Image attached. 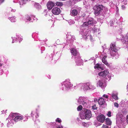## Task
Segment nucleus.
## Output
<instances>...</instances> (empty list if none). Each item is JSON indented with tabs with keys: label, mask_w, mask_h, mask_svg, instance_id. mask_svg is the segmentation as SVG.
Here are the masks:
<instances>
[{
	"label": "nucleus",
	"mask_w": 128,
	"mask_h": 128,
	"mask_svg": "<svg viewBox=\"0 0 128 128\" xmlns=\"http://www.w3.org/2000/svg\"><path fill=\"white\" fill-rule=\"evenodd\" d=\"M112 75V74L109 73L108 71L107 70L100 72L98 73V75L101 78H104V79L108 80V81L111 79Z\"/></svg>",
	"instance_id": "1"
},
{
	"label": "nucleus",
	"mask_w": 128,
	"mask_h": 128,
	"mask_svg": "<svg viewBox=\"0 0 128 128\" xmlns=\"http://www.w3.org/2000/svg\"><path fill=\"white\" fill-rule=\"evenodd\" d=\"M77 102L80 104L82 105L85 108L88 107L89 104L87 98L84 96H80Z\"/></svg>",
	"instance_id": "2"
},
{
	"label": "nucleus",
	"mask_w": 128,
	"mask_h": 128,
	"mask_svg": "<svg viewBox=\"0 0 128 128\" xmlns=\"http://www.w3.org/2000/svg\"><path fill=\"white\" fill-rule=\"evenodd\" d=\"M72 86L69 80H66L62 83L60 88L62 90H69Z\"/></svg>",
	"instance_id": "3"
},
{
	"label": "nucleus",
	"mask_w": 128,
	"mask_h": 128,
	"mask_svg": "<svg viewBox=\"0 0 128 128\" xmlns=\"http://www.w3.org/2000/svg\"><path fill=\"white\" fill-rule=\"evenodd\" d=\"M12 118V119L10 120V122H9L8 123V124H10L11 123V122H12L13 124L14 123V121L15 122H17L18 121L21 120L23 119V117L22 116H16L15 115V114H14L13 115Z\"/></svg>",
	"instance_id": "4"
},
{
	"label": "nucleus",
	"mask_w": 128,
	"mask_h": 128,
	"mask_svg": "<svg viewBox=\"0 0 128 128\" xmlns=\"http://www.w3.org/2000/svg\"><path fill=\"white\" fill-rule=\"evenodd\" d=\"M89 82L86 83H80L76 84V86L78 87H80L84 91H86L89 90Z\"/></svg>",
	"instance_id": "5"
},
{
	"label": "nucleus",
	"mask_w": 128,
	"mask_h": 128,
	"mask_svg": "<svg viewBox=\"0 0 128 128\" xmlns=\"http://www.w3.org/2000/svg\"><path fill=\"white\" fill-rule=\"evenodd\" d=\"M82 113L85 114L86 119H89L92 116L91 111L86 109V108H84L83 110H82Z\"/></svg>",
	"instance_id": "6"
},
{
	"label": "nucleus",
	"mask_w": 128,
	"mask_h": 128,
	"mask_svg": "<svg viewBox=\"0 0 128 128\" xmlns=\"http://www.w3.org/2000/svg\"><path fill=\"white\" fill-rule=\"evenodd\" d=\"M97 86H98L102 88H104L106 85L104 78H100L97 82Z\"/></svg>",
	"instance_id": "7"
},
{
	"label": "nucleus",
	"mask_w": 128,
	"mask_h": 128,
	"mask_svg": "<svg viewBox=\"0 0 128 128\" xmlns=\"http://www.w3.org/2000/svg\"><path fill=\"white\" fill-rule=\"evenodd\" d=\"M80 34L82 35L83 37L85 39L88 38H90L91 40H92V36L90 35H87L88 34V32H87L85 30H82L80 32Z\"/></svg>",
	"instance_id": "8"
},
{
	"label": "nucleus",
	"mask_w": 128,
	"mask_h": 128,
	"mask_svg": "<svg viewBox=\"0 0 128 128\" xmlns=\"http://www.w3.org/2000/svg\"><path fill=\"white\" fill-rule=\"evenodd\" d=\"M110 54L112 55L113 53H116L118 51L117 47L115 43H111L110 46Z\"/></svg>",
	"instance_id": "9"
},
{
	"label": "nucleus",
	"mask_w": 128,
	"mask_h": 128,
	"mask_svg": "<svg viewBox=\"0 0 128 128\" xmlns=\"http://www.w3.org/2000/svg\"><path fill=\"white\" fill-rule=\"evenodd\" d=\"M75 62L77 65L80 66L82 64V61L80 55L78 57L76 56L74 57Z\"/></svg>",
	"instance_id": "10"
},
{
	"label": "nucleus",
	"mask_w": 128,
	"mask_h": 128,
	"mask_svg": "<svg viewBox=\"0 0 128 128\" xmlns=\"http://www.w3.org/2000/svg\"><path fill=\"white\" fill-rule=\"evenodd\" d=\"M70 52L72 56V58L74 57L79 56L80 55L78 52L75 48H72L71 49Z\"/></svg>",
	"instance_id": "11"
},
{
	"label": "nucleus",
	"mask_w": 128,
	"mask_h": 128,
	"mask_svg": "<svg viewBox=\"0 0 128 128\" xmlns=\"http://www.w3.org/2000/svg\"><path fill=\"white\" fill-rule=\"evenodd\" d=\"M95 21H94V20L92 18H90L88 22H84L83 24V25L84 26H89V25H92L94 23H95Z\"/></svg>",
	"instance_id": "12"
},
{
	"label": "nucleus",
	"mask_w": 128,
	"mask_h": 128,
	"mask_svg": "<svg viewBox=\"0 0 128 128\" xmlns=\"http://www.w3.org/2000/svg\"><path fill=\"white\" fill-rule=\"evenodd\" d=\"M52 13L55 15H58L60 12V8L57 7H54L52 10Z\"/></svg>",
	"instance_id": "13"
},
{
	"label": "nucleus",
	"mask_w": 128,
	"mask_h": 128,
	"mask_svg": "<svg viewBox=\"0 0 128 128\" xmlns=\"http://www.w3.org/2000/svg\"><path fill=\"white\" fill-rule=\"evenodd\" d=\"M105 117L102 114L98 116L97 118V120L98 121L103 123L105 120Z\"/></svg>",
	"instance_id": "14"
},
{
	"label": "nucleus",
	"mask_w": 128,
	"mask_h": 128,
	"mask_svg": "<svg viewBox=\"0 0 128 128\" xmlns=\"http://www.w3.org/2000/svg\"><path fill=\"white\" fill-rule=\"evenodd\" d=\"M31 115L33 117V120L34 121H35L36 118L38 117V114L35 111H32Z\"/></svg>",
	"instance_id": "15"
},
{
	"label": "nucleus",
	"mask_w": 128,
	"mask_h": 128,
	"mask_svg": "<svg viewBox=\"0 0 128 128\" xmlns=\"http://www.w3.org/2000/svg\"><path fill=\"white\" fill-rule=\"evenodd\" d=\"M103 8V6H99L96 7V10L95 11V14H99L100 12Z\"/></svg>",
	"instance_id": "16"
},
{
	"label": "nucleus",
	"mask_w": 128,
	"mask_h": 128,
	"mask_svg": "<svg viewBox=\"0 0 128 128\" xmlns=\"http://www.w3.org/2000/svg\"><path fill=\"white\" fill-rule=\"evenodd\" d=\"M54 5L55 3L52 1L49 2L47 4L48 9L49 10L51 9Z\"/></svg>",
	"instance_id": "17"
},
{
	"label": "nucleus",
	"mask_w": 128,
	"mask_h": 128,
	"mask_svg": "<svg viewBox=\"0 0 128 128\" xmlns=\"http://www.w3.org/2000/svg\"><path fill=\"white\" fill-rule=\"evenodd\" d=\"M118 93L116 92H113L111 96L115 100H118V97L117 96Z\"/></svg>",
	"instance_id": "18"
},
{
	"label": "nucleus",
	"mask_w": 128,
	"mask_h": 128,
	"mask_svg": "<svg viewBox=\"0 0 128 128\" xmlns=\"http://www.w3.org/2000/svg\"><path fill=\"white\" fill-rule=\"evenodd\" d=\"M89 90H93L96 88V86L93 84L89 82Z\"/></svg>",
	"instance_id": "19"
},
{
	"label": "nucleus",
	"mask_w": 128,
	"mask_h": 128,
	"mask_svg": "<svg viewBox=\"0 0 128 128\" xmlns=\"http://www.w3.org/2000/svg\"><path fill=\"white\" fill-rule=\"evenodd\" d=\"M98 102L99 104L102 105L105 103V101L104 99L102 98H101L98 100Z\"/></svg>",
	"instance_id": "20"
},
{
	"label": "nucleus",
	"mask_w": 128,
	"mask_h": 128,
	"mask_svg": "<svg viewBox=\"0 0 128 128\" xmlns=\"http://www.w3.org/2000/svg\"><path fill=\"white\" fill-rule=\"evenodd\" d=\"M122 41L123 43L128 44V33L124 38H123L122 40Z\"/></svg>",
	"instance_id": "21"
},
{
	"label": "nucleus",
	"mask_w": 128,
	"mask_h": 128,
	"mask_svg": "<svg viewBox=\"0 0 128 128\" xmlns=\"http://www.w3.org/2000/svg\"><path fill=\"white\" fill-rule=\"evenodd\" d=\"M78 14L77 10L75 9L72 10L70 12V14L72 16H76Z\"/></svg>",
	"instance_id": "22"
},
{
	"label": "nucleus",
	"mask_w": 128,
	"mask_h": 128,
	"mask_svg": "<svg viewBox=\"0 0 128 128\" xmlns=\"http://www.w3.org/2000/svg\"><path fill=\"white\" fill-rule=\"evenodd\" d=\"M106 56H104L102 58V62L104 63L105 64H106L107 66H108L109 65V63L106 60Z\"/></svg>",
	"instance_id": "23"
},
{
	"label": "nucleus",
	"mask_w": 128,
	"mask_h": 128,
	"mask_svg": "<svg viewBox=\"0 0 128 128\" xmlns=\"http://www.w3.org/2000/svg\"><path fill=\"white\" fill-rule=\"evenodd\" d=\"M18 38L19 39V41L20 42V41H21L22 40V39L21 38H20L18 36H16V37L15 38L14 37L13 38V41L12 42V43H14V42H15V41H16L18 39Z\"/></svg>",
	"instance_id": "24"
},
{
	"label": "nucleus",
	"mask_w": 128,
	"mask_h": 128,
	"mask_svg": "<svg viewBox=\"0 0 128 128\" xmlns=\"http://www.w3.org/2000/svg\"><path fill=\"white\" fill-rule=\"evenodd\" d=\"M95 68H97L98 69H101L102 70L103 69L102 66V65L100 64H97L94 66Z\"/></svg>",
	"instance_id": "25"
},
{
	"label": "nucleus",
	"mask_w": 128,
	"mask_h": 128,
	"mask_svg": "<svg viewBox=\"0 0 128 128\" xmlns=\"http://www.w3.org/2000/svg\"><path fill=\"white\" fill-rule=\"evenodd\" d=\"M30 0H21L19 2L20 7H21V6H23L26 4L27 1Z\"/></svg>",
	"instance_id": "26"
},
{
	"label": "nucleus",
	"mask_w": 128,
	"mask_h": 128,
	"mask_svg": "<svg viewBox=\"0 0 128 128\" xmlns=\"http://www.w3.org/2000/svg\"><path fill=\"white\" fill-rule=\"evenodd\" d=\"M106 124L108 125H111L112 124V122L110 119L109 118H107L106 120Z\"/></svg>",
	"instance_id": "27"
},
{
	"label": "nucleus",
	"mask_w": 128,
	"mask_h": 128,
	"mask_svg": "<svg viewBox=\"0 0 128 128\" xmlns=\"http://www.w3.org/2000/svg\"><path fill=\"white\" fill-rule=\"evenodd\" d=\"M8 19L12 22H15L16 20V17L15 16L10 17L8 18Z\"/></svg>",
	"instance_id": "28"
},
{
	"label": "nucleus",
	"mask_w": 128,
	"mask_h": 128,
	"mask_svg": "<svg viewBox=\"0 0 128 128\" xmlns=\"http://www.w3.org/2000/svg\"><path fill=\"white\" fill-rule=\"evenodd\" d=\"M111 56H115L116 59L118 58L119 57V55L118 54L117 52H116V53H113L112 55L110 54Z\"/></svg>",
	"instance_id": "29"
},
{
	"label": "nucleus",
	"mask_w": 128,
	"mask_h": 128,
	"mask_svg": "<svg viewBox=\"0 0 128 128\" xmlns=\"http://www.w3.org/2000/svg\"><path fill=\"white\" fill-rule=\"evenodd\" d=\"M80 117L82 119H86V117L85 116L84 113H82V110L80 114Z\"/></svg>",
	"instance_id": "30"
},
{
	"label": "nucleus",
	"mask_w": 128,
	"mask_h": 128,
	"mask_svg": "<svg viewBox=\"0 0 128 128\" xmlns=\"http://www.w3.org/2000/svg\"><path fill=\"white\" fill-rule=\"evenodd\" d=\"M25 20L26 22L30 21L31 20V17L29 16L26 15L25 18Z\"/></svg>",
	"instance_id": "31"
},
{
	"label": "nucleus",
	"mask_w": 128,
	"mask_h": 128,
	"mask_svg": "<svg viewBox=\"0 0 128 128\" xmlns=\"http://www.w3.org/2000/svg\"><path fill=\"white\" fill-rule=\"evenodd\" d=\"M56 6H62L63 5V3L61 2H56Z\"/></svg>",
	"instance_id": "32"
},
{
	"label": "nucleus",
	"mask_w": 128,
	"mask_h": 128,
	"mask_svg": "<svg viewBox=\"0 0 128 128\" xmlns=\"http://www.w3.org/2000/svg\"><path fill=\"white\" fill-rule=\"evenodd\" d=\"M35 7L38 9H40V6L39 3H36L34 5Z\"/></svg>",
	"instance_id": "33"
},
{
	"label": "nucleus",
	"mask_w": 128,
	"mask_h": 128,
	"mask_svg": "<svg viewBox=\"0 0 128 128\" xmlns=\"http://www.w3.org/2000/svg\"><path fill=\"white\" fill-rule=\"evenodd\" d=\"M82 124L83 126L86 127H88L89 126V125L87 123L84 122H82Z\"/></svg>",
	"instance_id": "34"
},
{
	"label": "nucleus",
	"mask_w": 128,
	"mask_h": 128,
	"mask_svg": "<svg viewBox=\"0 0 128 128\" xmlns=\"http://www.w3.org/2000/svg\"><path fill=\"white\" fill-rule=\"evenodd\" d=\"M115 24V21L114 20H112L110 22V25L111 26H114L113 25H114Z\"/></svg>",
	"instance_id": "35"
},
{
	"label": "nucleus",
	"mask_w": 128,
	"mask_h": 128,
	"mask_svg": "<svg viewBox=\"0 0 128 128\" xmlns=\"http://www.w3.org/2000/svg\"><path fill=\"white\" fill-rule=\"evenodd\" d=\"M82 108V107L81 105L79 106L77 108V110L78 111L81 110Z\"/></svg>",
	"instance_id": "36"
},
{
	"label": "nucleus",
	"mask_w": 128,
	"mask_h": 128,
	"mask_svg": "<svg viewBox=\"0 0 128 128\" xmlns=\"http://www.w3.org/2000/svg\"><path fill=\"white\" fill-rule=\"evenodd\" d=\"M66 37L68 38H69V39H71V38L72 39V40H74V36H69L68 35V36L67 35L66 36Z\"/></svg>",
	"instance_id": "37"
},
{
	"label": "nucleus",
	"mask_w": 128,
	"mask_h": 128,
	"mask_svg": "<svg viewBox=\"0 0 128 128\" xmlns=\"http://www.w3.org/2000/svg\"><path fill=\"white\" fill-rule=\"evenodd\" d=\"M74 21L71 20H70L68 22V23L70 25L74 24Z\"/></svg>",
	"instance_id": "38"
},
{
	"label": "nucleus",
	"mask_w": 128,
	"mask_h": 128,
	"mask_svg": "<svg viewBox=\"0 0 128 128\" xmlns=\"http://www.w3.org/2000/svg\"><path fill=\"white\" fill-rule=\"evenodd\" d=\"M56 122H58L59 123L61 122L62 121L59 118H57L56 120Z\"/></svg>",
	"instance_id": "39"
},
{
	"label": "nucleus",
	"mask_w": 128,
	"mask_h": 128,
	"mask_svg": "<svg viewBox=\"0 0 128 128\" xmlns=\"http://www.w3.org/2000/svg\"><path fill=\"white\" fill-rule=\"evenodd\" d=\"M111 112L110 111H108L106 114V115L108 117H110L111 116Z\"/></svg>",
	"instance_id": "40"
},
{
	"label": "nucleus",
	"mask_w": 128,
	"mask_h": 128,
	"mask_svg": "<svg viewBox=\"0 0 128 128\" xmlns=\"http://www.w3.org/2000/svg\"><path fill=\"white\" fill-rule=\"evenodd\" d=\"M93 30L94 31V32H95L98 30V29H97L95 27H94L92 28Z\"/></svg>",
	"instance_id": "41"
},
{
	"label": "nucleus",
	"mask_w": 128,
	"mask_h": 128,
	"mask_svg": "<svg viewBox=\"0 0 128 128\" xmlns=\"http://www.w3.org/2000/svg\"><path fill=\"white\" fill-rule=\"evenodd\" d=\"M92 108L93 110H96L97 109V107H96V105H94L92 106Z\"/></svg>",
	"instance_id": "42"
},
{
	"label": "nucleus",
	"mask_w": 128,
	"mask_h": 128,
	"mask_svg": "<svg viewBox=\"0 0 128 128\" xmlns=\"http://www.w3.org/2000/svg\"><path fill=\"white\" fill-rule=\"evenodd\" d=\"M102 128H109L106 125H104V124L102 127Z\"/></svg>",
	"instance_id": "43"
},
{
	"label": "nucleus",
	"mask_w": 128,
	"mask_h": 128,
	"mask_svg": "<svg viewBox=\"0 0 128 128\" xmlns=\"http://www.w3.org/2000/svg\"><path fill=\"white\" fill-rule=\"evenodd\" d=\"M114 106L116 107V108H118V104L116 102L114 103Z\"/></svg>",
	"instance_id": "44"
},
{
	"label": "nucleus",
	"mask_w": 128,
	"mask_h": 128,
	"mask_svg": "<svg viewBox=\"0 0 128 128\" xmlns=\"http://www.w3.org/2000/svg\"><path fill=\"white\" fill-rule=\"evenodd\" d=\"M9 10H10L11 12H15L16 11V10L14 9H12L11 8H9Z\"/></svg>",
	"instance_id": "45"
},
{
	"label": "nucleus",
	"mask_w": 128,
	"mask_h": 128,
	"mask_svg": "<svg viewBox=\"0 0 128 128\" xmlns=\"http://www.w3.org/2000/svg\"><path fill=\"white\" fill-rule=\"evenodd\" d=\"M103 96L104 97L106 98H108V96L107 95L105 94H104Z\"/></svg>",
	"instance_id": "46"
},
{
	"label": "nucleus",
	"mask_w": 128,
	"mask_h": 128,
	"mask_svg": "<svg viewBox=\"0 0 128 128\" xmlns=\"http://www.w3.org/2000/svg\"><path fill=\"white\" fill-rule=\"evenodd\" d=\"M122 8L123 10H124V9H125L126 8L125 6H124L123 5H122Z\"/></svg>",
	"instance_id": "47"
},
{
	"label": "nucleus",
	"mask_w": 128,
	"mask_h": 128,
	"mask_svg": "<svg viewBox=\"0 0 128 128\" xmlns=\"http://www.w3.org/2000/svg\"><path fill=\"white\" fill-rule=\"evenodd\" d=\"M109 5L110 6H112L113 5L112 3L111 2L110 3H109Z\"/></svg>",
	"instance_id": "48"
},
{
	"label": "nucleus",
	"mask_w": 128,
	"mask_h": 128,
	"mask_svg": "<svg viewBox=\"0 0 128 128\" xmlns=\"http://www.w3.org/2000/svg\"><path fill=\"white\" fill-rule=\"evenodd\" d=\"M126 121L127 122L128 124V115H127V118L126 119Z\"/></svg>",
	"instance_id": "49"
},
{
	"label": "nucleus",
	"mask_w": 128,
	"mask_h": 128,
	"mask_svg": "<svg viewBox=\"0 0 128 128\" xmlns=\"http://www.w3.org/2000/svg\"><path fill=\"white\" fill-rule=\"evenodd\" d=\"M116 12L117 11H118V7H117V6H116Z\"/></svg>",
	"instance_id": "50"
},
{
	"label": "nucleus",
	"mask_w": 128,
	"mask_h": 128,
	"mask_svg": "<svg viewBox=\"0 0 128 128\" xmlns=\"http://www.w3.org/2000/svg\"><path fill=\"white\" fill-rule=\"evenodd\" d=\"M4 0H0V3L3 2Z\"/></svg>",
	"instance_id": "51"
},
{
	"label": "nucleus",
	"mask_w": 128,
	"mask_h": 128,
	"mask_svg": "<svg viewBox=\"0 0 128 128\" xmlns=\"http://www.w3.org/2000/svg\"><path fill=\"white\" fill-rule=\"evenodd\" d=\"M62 128V127H59L58 128Z\"/></svg>",
	"instance_id": "52"
},
{
	"label": "nucleus",
	"mask_w": 128,
	"mask_h": 128,
	"mask_svg": "<svg viewBox=\"0 0 128 128\" xmlns=\"http://www.w3.org/2000/svg\"><path fill=\"white\" fill-rule=\"evenodd\" d=\"M27 120V119H26V120H24V121H26Z\"/></svg>",
	"instance_id": "53"
},
{
	"label": "nucleus",
	"mask_w": 128,
	"mask_h": 128,
	"mask_svg": "<svg viewBox=\"0 0 128 128\" xmlns=\"http://www.w3.org/2000/svg\"><path fill=\"white\" fill-rule=\"evenodd\" d=\"M91 0L92 1H94L95 0Z\"/></svg>",
	"instance_id": "54"
},
{
	"label": "nucleus",
	"mask_w": 128,
	"mask_h": 128,
	"mask_svg": "<svg viewBox=\"0 0 128 128\" xmlns=\"http://www.w3.org/2000/svg\"><path fill=\"white\" fill-rule=\"evenodd\" d=\"M121 121H122V120H121V121L120 122H121Z\"/></svg>",
	"instance_id": "55"
},
{
	"label": "nucleus",
	"mask_w": 128,
	"mask_h": 128,
	"mask_svg": "<svg viewBox=\"0 0 128 128\" xmlns=\"http://www.w3.org/2000/svg\"><path fill=\"white\" fill-rule=\"evenodd\" d=\"M127 4L126 3V4Z\"/></svg>",
	"instance_id": "56"
},
{
	"label": "nucleus",
	"mask_w": 128,
	"mask_h": 128,
	"mask_svg": "<svg viewBox=\"0 0 128 128\" xmlns=\"http://www.w3.org/2000/svg\"><path fill=\"white\" fill-rule=\"evenodd\" d=\"M93 61L94 62V60H93Z\"/></svg>",
	"instance_id": "57"
},
{
	"label": "nucleus",
	"mask_w": 128,
	"mask_h": 128,
	"mask_svg": "<svg viewBox=\"0 0 128 128\" xmlns=\"http://www.w3.org/2000/svg\"><path fill=\"white\" fill-rule=\"evenodd\" d=\"M1 66V65H0V66Z\"/></svg>",
	"instance_id": "58"
}]
</instances>
